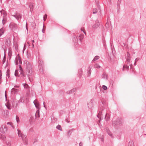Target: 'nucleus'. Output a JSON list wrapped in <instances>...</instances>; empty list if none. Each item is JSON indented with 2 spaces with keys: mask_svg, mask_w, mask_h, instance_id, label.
Listing matches in <instances>:
<instances>
[{
  "mask_svg": "<svg viewBox=\"0 0 146 146\" xmlns=\"http://www.w3.org/2000/svg\"><path fill=\"white\" fill-rule=\"evenodd\" d=\"M26 75L27 76L30 82L33 77L32 68L31 65L28 63L26 64Z\"/></svg>",
  "mask_w": 146,
  "mask_h": 146,
  "instance_id": "f257e3e1",
  "label": "nucleus"
},
{
  "mask_svg": "<svg viewBox=\"0 0 146 146\" xmlns=\"http://www.w3.org/2000/svg\"><path fill=\"white\" fill-rule=\"evenodd\" d=\"M17 131H18V134L19 137H21L23 141L24 144L27 145L28 144V141L25 135L22 134L20 130L17 129Z\"/></svg>",
  "mask_w": 146,
  "mask_h": 146,
  "instance_id": "f03ea898",
  "label": "nucleus"
},
{
  "mask_svg": "<svg viewBox=\"0 0 146 146\" xmlns=\"http://www.w3.org/2000/svg\"><path fill=\"white\" fill-rule=\"evenodd\" d=\"M38 68H39V71L40 73H43V67L44 66V64L43 61L40 60V56L39 54H38Z\"/></svg>",
  "mask_w": 146,
  "mask_h": 146,
  "instance_id": "7ed1b4c3",
  "label": "nucleus"
},
{
  "mask_svg": "<svg viewBox=\"0 0 146 146\" xmlns=\"http://www.w3.org/2000/svg\"><path fill=\"white\" fill-rule=\"evenodd\" d=\"M84 36V35L81 34H80L78 36H74L73 38V41L76 44L78 43V40L79 39L80 42H81Z\"/></svg>",
  "mask_w": 146,
  "mask_h": 146,
  "instance_id": "20e7f679",
  "label": "nucleus"
},
{
  "mask_svg": "<svg viewBox=\"0 0 146 146\" xmlns=\"http://www.w3.org/2000/svg\"><path fill=\"white\" fill-rule=\"evenodd\" d=\"M122 124L121 119L120 118H118L112 121V125L114 127L118 125H120Z\"/></svg>",
  "mask_w": 146,
  "mask_h": 146,
  "instance_id": "39448f33",
  "label": "nucleus"
},
{
  "mask_svg": "<svg viewBox=\"0 0 146 146\" xmlns=\"http://www.w3.org/2000/svg\"><path fill=\"white\" fill-rule=\"evenodd\" d=\"M10 103L12 104L13 108H17L18 104V102L17 100L15 99L12 98L10 100Z\"/></svg>",
  "mask_w": 146,
  "mask_h": 146,
  "instance_id": "423d86ee",
  "label": "nucleus"
},
{
  "mask_svg": "<svg viewBox=\"0 0 146 146\" xmlns=\"http://www.w3.org/2000/svg\"><path fill=\"white\" fill-rule=\"evenodd\" d=\"M7 130V127L5 125H2L0 128V132L3 133L6 132Z\"/></svg>",
  "mask_w": 146,
  "mask_h": 146,
  "instance_id": "0eeeda50",
  "label": "nucleus"
},
{
  "mask_svg": "<svg viewBox=\"0 0 146 146\" xmlns=\"http://www.w3.org/2000/svg\"><path fill=\"white\" fill-rule=\"evenodd\" d=\"M19 91V90L18 89L13 88L11 90V93L13 94H17Z\"/></svg>",
  "mask_w": 146,
  "mask_h": 146,
  "instance_id": "6e6552de",
  "label": "nucleus"
},
{
  "mask_svg": "<svg viewBox=\"0 0 146 146\" xmlns=\"http://www.w3.org/2000/svg\"><path fill=\"white\" fill-rule=\"evenodd\" d=\"M7 14L5 13H3V19L2 20V23L3 25H4L5 23L7 21Z\"/></svg>",
  "mask_w": 146,
  "mask_h": 146,
  "instance_id": "1a4fd4ad",
  "label": "nucleus"
},
{
  "mask_svg": "<svg viewBox=\"0 0 146 146\" xmlns=\"http://www.w3.org/2000/svg\"><path fill=\"white\" fill-rule=\"evenodd\" d=\"M105 129L106 130V131L107 133H108L112 138H113V136L112 134L111 133L109 128L107 127H106L105 128Z\"/></svg>",
  "mask_w": 146,
  "mask_h": 146,
  "instance_id": "9d476101",
  "label": "nucleus"
},
{
  "mask_svg": "<svg viewBox=\"0 0 146 146\" xmlns=\"http://www.w3.org/2000/svg\"><path fill=\"white\" fill-rule=\"evenodd\" d=\"M100 25L99 21L98 20H96V23L92 27L94 28H97Z\"/></svg>",
  "mask_w": 146,
  "mask_h": 146,
  "instance_id": "9b49d317",
  "label": "nucleus"
},
{
  "mask_svg": "<svg viewBox=\"0 0 146 146\" xmlns=\"http://www.w3.org/2000/svg\"><path fill=\"white\" fill-rule=\"evenodd\" d=\"M37 118H39L40 117V113H39V104L38 102L37 101Z\"/></svg>",
  "mask_w": 146,
  "mask_h": 146,
  "instance_id": "f8f14e48",
  "label": "nucleus"
},
{
  "mask_svg": "<svg viewBox=\"0 0 146 146\" xmlns=\"http://www.w3.org/2000/svg\"><path fill=\"white\" fill-rule=\"evenodd\" d=\"M106 121H107L110 120V115L106 113L105 117Z\"/></svg>",
  "mask_w": 146,
  "mask_h": 146,
  "instance_id": "ddd939ff",
  "label": "nucleus"
},
{
  "mask_svg": "<svg viewBox=\"0 0 146 146\" xmlns=\"http://www.w3.org/2000/svg\"><path fill=\"white\" fill-rule=\"evenodd\" d=\"M16 19L17 20H18L19 19H21L22 18V15L20 13L18 12H16Z\"/></svg>",
  "mask_w": 146,
  "mask_h": 146,
  "instance_id": "4468645a",
  "label": "nucleus"
},
{
  "mask_svg": "<svg viewBox=\"0 0 146 146\" xmlns=\"http://www.w3.org/2000/svg\"><path fill=\"white\" fill-rule=\"evenodd\" d=\"M101 102L102 105H104V106H107V102L104 98H102V99Z\"/></svg>",
  "mask_w": 146,
  "mask_h": 146,
  "instance_id": "2eb2a0df",
  "label": "nucleus"
},
{
  "mask_svg": "<svg viewBox=\"0 0 146 146\" xmlns=\"http://www.w3.org/2000/svg\"><path fill=\"white\" fill-rule=\"evenodd\" d=\"M76 90V88H73L72 90L69 91H68L66 92V93L67 94H69L72 93V92H75Z\"/></svg>",
  "mask_w": 146,
  "mask_h": 146,
  "instance_id": "dca6fc26",
  "label": "nucleus"
},
{
  "mask_svg": "<svg viewBox=\"0 0 146 146\" xmlns=\"http://www.w3.org/2000/svg\"><path fill=\"white\" fill-rule=\"evenodd\" d=\"M91 68H90V67H89V68H88V72H87L88 74H87V75L88 77H89L90 76V74H91L90 70H91Z\"/></svg>",
  "mask_w": 146,
  "mask_h": 146,
  "instance_id": "f3484780",
  "label": "nucleus"
},
{
  "mask_svg": "<svg viewBox=\"0 0 146 146\" xmlns=\"http://www.w3.org/2000/svg\"><path fill=\"white\" fill-rule=\"evenodd\" d=\"M102 78H106V79H107V76L106 73H105V72L103 73L102 75Z\"/></svg>",
  "mask_w": 146,
  "mask_h": 146,
  "instance_id": "a211bd4d",
  "label": "nucleus"
},
{
  "mask_svg": "<svg viewBox=\"0 0 146 146\" xmlns=\"http://www.w3.org/2000/svg\"><path fill=\"white\" fill-rule=\"evenodd\" d=\"M4 32V29H3V28H2L0 29V36H1L3 35Z\"/></svg>",
  "mask_w": 146,
  "mask_h": 146,
  "instance_id": "6ab92c4d",
  "label": "nucleus"
},
{
  "mask_svg": "<svg viewBox=\"0 0 146 146\" xmlns=\"http://www.w3.org/2000/svg\"><path fill=\"white\" fill-rule=\"evenodd\" d=\"M6 106L9 110H11V109L12 107L10 105V104H7V105H6Z\"/></svg>",
  "mask_w": 146,
  "mask_h": 146,
  "instance_id": "aec40b11",
  "label": "nucleus"
},
{
  "mask_svg": "<svg viewBox=\"0 0 146 146\" xmlns=\"http://www.w3.org/2000/svg\"><path fill=\"white\" fill-rule=\"evenodd\" d=\"M102 111H101V110H100V111H99V112L98 113V115H97V117L100 119L99 120L100 121L101 119H100V117H99V116H101V115L102 114Z\"/></svg>",
  "mask_w": 146,
  "mask_h": 146,
  "instance_id": "412c9836",
  "label": "nucleus"
},
{
  "mask_svg": "<svg viewBox=\"0 0 146 146\" xmlns=\"http://www.w3.org/2000/svg\"><path fill=\"white\" fill-rule=\"evenodd\" d=\"M27 56L28 59H31V54L30 53H29L28 52H27Z\"/></svg>",
  "mask_w": 146,
  "mask_h": 146,
  "instance_id": "4be33fe9",
  "label": "nucleus"
},
{
  "mask_svg": "<svg viewBox=\"0 0 146 146\" xmlns=\"http://www.w3.org/2000/svg\"><path fill=\"white\" fill-rule=\"evenodd\" d=\"M0 138L3 141H5L6 139V137L5 135H1Z\"/></svg>",
  "mask_w": 146,
  "mask_h": 146,
  "instance_id": "5701e85b",
  "label": "nucleus"
},
{
  "mask_svg": "<svg viewBox=\"0 0 146 146\" xmlns=\"http://www.w3.org/2000/svg\"><path fill=\"white\" fill-rule=\"evenodd\" d=\"M56 128L59 130L62 131V129L61 128V126L60 125H58L56 127Z\"/></svg>",
  "mask_w": 146,
  "mask_h": 146,
  "instance_id": "b1692460",
  "label": "nucleus"
},
{
  "mask_svg": "<svg viewBox=\"0 0 146 146\" xmlns=\"http://www.w3.org/2000/svg\"><path fill=\"white\" fill-rule=\"evenodd\" d=\"M35 120V119L33 117H31L30 119V123L32 124L33 122Z\"/></svg>",
  "mask_w": 146,
  "mask_h": 146,
  "instance_id": "393cba45",
  "label": "nucleus"
},
{
  "mask_svg": "<svg viewBox=\"0 0 146 146\" xmlns=\"http://www.w3.org/2000/svg\"><path fill=\"white\" fill-rule=\"evenodd\" d=\"M99 58V57L98 56H96L93 59V60L92 61V62L95 61L98 59Z\"/></svg>",
  "mask_w": 146,
  "mask_h": 146,
  "instance_id": "a878e982",
  "label": "nucleus"
},
{
  "mask_svg": "<svg viewBox=\"0 0 146 146\" xmlns=\"http://www.w3.org/2000/svg\"><path fill=\"white\" fill-rule=\"evenodd\" d=\"M134 144L133 141H132L131 142L130 141L128 143V146H134Z\"/></svg>",
  "mask_w": 146,
  "mask_h": 146,
  "instance_id": "bb28decb",
  "label": "nucleus"
},
{
  "mask_svg": "<svg viewBox=\"0 0 146 146\" xmlns=\"http://www.w3.org/2000/svg\"><path fill=\"white\" fill-rule=\"evenodd\" d=\"M24 100L25 98H24L21 97L20 100H19V102L24 103Z\"/></svg>",
  "mask_w": 146,
  "mask_h": 146,
  "instance_id": "cd10ccee",
  "label": "nucleus"
},
{
  "mask_svg": "<svg viewBox=\"0 0 146 146\" xmlns=\"http://www.w3.org/2000/svg\"><path fill=\"white\" fill-rule=\"evenodd\" d=\"M131 59H126V60L125 62V64H128L130 63Z\"/></svg>",
  "mask_w": 146,
  "mask_h": 146,
  "instance_id": "c85d7f7f",
  "label": "nucleus"
},
{
  "mask_svg": "<svg viewBox=\"0 0 146 146\" xmlns=\"http://www.w3.org/2000/svg\"><path fill=\"white\" fill-rule=\"evenodd\" d=\"M127 55L126 59H131V56L130 53L128 52H127Z\"/></svg>",
  "mask_w": 146,
  "mask_h": 146,
  "instance_id": "c756f323",
  "label": "nucleus"
},
{
  "mask_svg": "<svg viewBox=\"0 0 146 146\" xmlns=\"http://www.w3.org/2000/svg\"><path fill=\"white\" fill-rule=\"evenodd\" d=\"M94 67L96 68H100V66L98 64H96L94 65Z\"/></svg>",
  "mask_w": 146,
  "mask_h": 146,
  "instance_id": "7c9ffc66",
  "label": "nucleus"
},
{
  "mask_svg": "<svg viewBox=\"0 0 146 146\" xmlns=\"http://www.w3.org/2000/svg\"><path fill=\"white\" fill-rule=\"evenodd\" d=\"M88 106L89 109H91L92 106V103H91L90 104L88 103Z\"/></svg>",
  "mask_w": 146,
  "mask_h": 146,
  "instance_id": "2f4dec72",
  "label": "nucleus"
},
{
  "mask_svg": "<svg viewBox=\"0 0 146 146\" xmlns=\"http://www.w3.org/2000/svg\"><path fill=\"white\" fill-rule=\"evenodd\" d=\"M20 73H21V75L23 77H25L26 76V75L24 74V73L23 72L22 70H21Z\"/></svg>",
  "mask_w": 146,
  "mask_h": 146,
  "instance_id": "473e14b6",
  "label": "nucleus"
},
{
  "mask_svg": "<svg viewBox=\"0 0 146 146\" xmlns=\"http://www.w3.org/2000/svg\"><path fill=\"white\" fill-rule=\"evenodd\" d=\"M106 106H104V105H101V107H100V110L101 111H103Z\"/></svg>",
  "mask_w": 146,
  "mask_h": 146,
  "instance_id": "72a5a7b5",
  "label": "nucleus"
},
{
  "mask_svg": "<svg viewBox=\"0 0 146 146\" xmlns=\"http://www.w3.org/2000/svg\"><path fill=\"white\" fill-rule=\"evenodd\" d=\"M97 9L96 8H94L93 9V14H96L97 12Z\"/></svg>",
  "mask_w": 146,
  "mask_h": 146,
  "instance_id": "f704fd0d",
  "label": "nucleus"
},
{
  "mask_svg": "<svg viewBox=\"0 0 146 146\" xmlns=\"http://www.w3.org/2000/svg\"><path fill=\"white\" fill-rule=\"evenodd\" d=\"M121 2V0H118L117 2V7L119 9V5Z\"/></svg>",
  "mask_w": 146,
  "mask_h": 146,
  "instance_id": "c9c22d12",
  "label": "nucleus"
},
{
  "mask_svg": "<svg viewBox=\"0 0 146 146\" xmlns=\"http://www.w3.org/2000/svg\"><path fill=\"white\" fill-rule=\"evenodd\" d=\"M29 7L30 9V11L32 12L33 11L32 9L33 7V5L32 4H30L29 5Z\"/></svg>",
  "mask_w": 146,
  "mask_h": 146,
  "instance_id": "e433bc0d",
  "label": "nucleus"
},
{
  "mask_svg": "<svg viewBox=\"0 0 146 146\" xmlns=\"http://www.w3.org/2000/svg\"><path fill=\"white\" fill-rule=\"evenodd\" d=\"M102 88L104 90H106L108 89L107 87L104 85L102 86Z\"/></svg>",
  "mask_w": 146,
  "mask_h": 146,
  "instance_id": "4c0bfd02",
  "label": "nucleus"
},
{
  "mask_svg": "<svg viewBox=\"0 0 146 146\" xmlns=\"http://www.w3.org/2000/svg\"><path fill=\"white\" fill-rule=\"evenodd\" d=\"M11 25H12L13 27L15 29H16L17 28V25L14 23L12 24H11Z\"/></svg>",
  "mask_w": 146,
  "mask_h": 146,
  "instance_id": "58836bf2",
  "label": "nucleus"
},
{
  "mask_svg": "<svg viewBox=\"0 0 146 146\" xmlns=\"http://www.w3.org/2000/svg\"><path fill=\"white\" fill-rule=\"evenodd\" d=\"M139 59V58H136L135 59V62L134 64L135 66L136 65V62H137V61H138Z\"/></svg>",
  "mask_w": 146,
  "mask_h": 146,
  "instance_id": "ea45409f",
  "label": "nucleus"
},
{
  "mask_svg": "<svg viewBox=\"0 0 146 146\" xmlns=\"http://www.w3.org/2000/svg\"><path fill=\"white\" fill-rule=\"evenodd\" d=\"M126 65L125 64L123 65V69H122V70L123 71H124L126 69Z\"/></svg>",
  "mask_w": 146,
  "mask_h": 146,
  "instance_id": "a19ab883",
  "label": "nucleus"
},
{
  "mask_svg": "<svg viewBox=\"0 0 146 146\" xmlns=\"http://www.w3.org/2000/svg\"><path fill=\"white\" fill-rule=\"evenodd\" d=\"M16 119L17 122L18 123L19 121V117L17 115L16 116Z\"/></svg>",
  "mask_w": 146,
  "mask_h": 146,
  "instance_id": "79ce46f5",
  "label": "nucleus"
},
{
  "mask_svg": "<svg viewBox=\"0 0 146 146\" xmlns=\"http://www.w3.org/2000/svg\"><path fill=\"white\" fill-rule=\"evenodd\" d=\"M33 103L35 105L36 108V99H35Z\"/></svg>",
  "mask_w": 146,
  "mask_h": 146,
  "instance_id": "37998d69",
  "label": "nucleus"
},
{
  "mask_svg": "<svg viewBox=\"0 0 146 146\" xmlns=\"http://www.w3.org/2000/svg\"><path fill=\"white\" fill-rule=\"evenodd\" d=\"M47 15L46 14H45V15H44L43 17V19L44 21H45L46 20V19L47 18Z\"/></svg>",
  "mask_w": 146,
  "mask_h": 146,
  "instance_id": "c03bdc74",
  "label": "nucleus"
},
{
  "mask_svg": "<svg viewBox=\"0 0 146 146\" xmlns=\"http://www.w3.org/2000/svg\"><path fill=\"white\" fill-rule=\"evenodd\" d=\"M18 72V70H16L15 71V75L16 76H18V74H17Z\"/></svg>",
  "mask_w": 146,
  "mask_h": 146,
  "instance_id": "a18cd8bd",
  "label": "nucleus"
},
{
  "mask_svg": "<svg viewBox=\"0 0 146 146\" xmlns=\"http://www.w3.org/2000/svg\"><path fill=\"white\" fill-rule=\"evenodd\" d=\"M123 44V45H124V46H125L127 48H128V44H127V43H124Z\"/></svg>",
  "mask_w": 146,
  "mask_h": 146,
  "instance_id": "49530a36",
  "label": "nucleus"
},
{
  "mask_svg": "<svg viewBox=\"0 0 146 146\" xmlns=\"http://www.w3.org/2000/svg\"><path fill=\"white\" fill-rule=\"evenodd\" d=\"M24 88H28L29 87V86L27 84H25V85H24Z\"/></svg>",
  "mask_w": 146,
  "mask_h": 146,
  "instance_id": "de8ad7c7",
  "label": "nucleus"
},
{
  "mask_svg": "<svg viewBox=\"0 0 146 146\" xmlns=\"http://www.w3.org/2000/svg\"><path fill=\"white\" fill-rule=\"evenodd\" d=\"M7 125H10L12 127H13V125H12V123H11V122H8L7 123Z\"/></svg>",
  "mask_w": 146,
  "mask_h": 146,
  "instance_id": "09e8293b",
  "label": "nucleus"
},
{
  "mask_svg": "<svg viewBox=\"0 0 146 146\" xmlns=\"http://www.w3.org/2000/svg\"><path fill=\"white\" fill-rule=\"evenodd\" d=\"M5 56H4V58L3 60V63H4L5 62Z\"/></svg>",
  "mask_w": 146,
  "mask_h": 146,
  "instance_id": "8fccbe9b",
  "label": "nucleus"
},
{
  "mask_svg": "<svg viewBox=\"0 0 146 146\" xmlns=\"http://www.w3.org/2000/svg\"><path fill=\"white\" fill-rule=\"evenodd\" d=\"M73 130V129L70 130L68 131V134H71V133H72Z\"/></svg>",
  "mask_w": 146,
  "mask_h": 146,
  "instance_id": "3c124183",
  "label": "nucleus"
},
{
  "mask_svg": "<svg viewBox=\"0 0 146 146\" xmlns=\"http://www.w3.org/2000/svg\"><path fill=\"white\" fill-rule=\"evenodd\" d=\"M26 45L25 44L24 45V47H23V52H24V51L26 49Z\"/></svg>",
  "mask_w": 146,
  "mask_h": 146,
  "instance_id": "603ef678",
  "label": "nucleus"
},
{
  "mask_svg": "<svg viewBox=\"0 0 146 146\" xmlns=\"http://www.w3.org/2000/svg\"><path fill=\"white\" fill-rule=\"evenodd\" d=\"M129 65L127 66L126 65V70H129Z\"/></svg>",
  "mask_w": 146,
  "mask_h": 146,
  "instance_id": "864d4df0",
  "label": "nucleus"
},
{
  "mask_svg": "<svg viewBox=\"0 0 146 146\" xmlns=\"http://www.w3.org/2000/svg\"><path fill=\"white\" fill-rule=\"evenodd\" d=\"M6 143L7 144V145L9 146H10V145H11V143L9 142V141L8 142H7Z\"/></svg>",
  "mask_w": 146,
  "mask_h": 146,
  "instance_id": "5fc2aeb1",
  "label": "nucleus"
},
{
  "mask_svg": "<svg viewBox=\"0 0 146 146\" xmlns=\"http://www.w3.org/2000/svg\"><path fill=\"white\" fill-rule=\"evenodd\" d=\"M4 11L3 10H2L1 11H0V12L1 13V15H2L3 13H4Z\"/></svg>",
  "mask_w": 146,
  "mask_h": 146,
  "instance_id": "6e6d98bb",
  "label": "nucleus"
},
{
  "mask_svg": "<svg viewBox=\"0 0 146 146\" xmlns=\"http://www.w3.org/2000/svg\"><path fill=\"white\" fill-rule=\"evenodd\" d=\"M33 131V128L32 127L29 129V131L30 132H32Z\"/></svg>",
  "mask_w": 146,
  "mask_h": 146,
  "instance_id": "4d7b16f0",
  "label": "nucleus"
},
{
  "mask_svg": "<svg viewBox=\"0 0 146 146\" xmlns=\"http://www.w3.org/2000/svg\"><path fill=\"white\" fill-rule=\"evenodd\" d=\"M65 121L66 122L68 123L70 121H69V120H68V118H66L65 119Z\"/></svg>",
  "mask_w": 146,
  "mask_h": 146,
  "instance_id": "13d9d810",
  "label": "nucleus"
},
{
  "mask_svg": "<svg viewBox=\"0 0 146 146\" xmlns=\"http://www.w3.org/2000/svg\"><path fill=\"white\" fill-rule=\"evenodd\" d=\"M79 146H83V143L82 142H80V143Z\"/></svg>",
  "mask_w": 146,
  "mask_h": 146,
  "instance_id": "bf43d9fd",
  "label": "nucleus"
},
{
  "mask_svg": "<svg viewBox=\"0 0 146 146\" xmlns=\"http://www.w3.org/2000/svg\"><path fill=\"white\" fill-rule=\"evenodd\" d=\"M11 15L12 16L14 17H15L16 19V13H15V15Z\"/></svg>",
  "mask_w": 146,
  "mask_h": 146,
  "instance_id": "052dcab7",
  "label": "nucleus"
},
{
  "mask_svg": "<svg viewBox=\"0 0 146 146\" xmlns=\"http://www.w3.org/2000/svg\"><path fill=\"white\" fill-rule=\"evenodd\" d=\"M32 41L33 42V43H32L33 47H34V43L35 42V41L34 40H33Z\"/></svg>",
  "mask_w": 146,
  "mask_h": 146,
  "instance_id": "680f3d73",
  "label": "nucleus"
},
{
  "mask_svg": "<svg viewBox=\"0 0 146 146\" xmlns=\"http://www.w3.org/2000/svg\"><path fill=\"white\" fill-rule=\"evenodd\" d=\"M19 86H17V85H15L14 86V88H19Z\"/></svg>",
  "mask_w": 146,
  "mask_h": 146,
  "instance_id": "e2e57ef3",
  "label": "nucleus"
},
{
  "mask_svg": "<svg viewBox=\"0 0 146 146\" xmlns=\"http://www.w3.org/2000/svg\"><path fill=\"white\" fill-rule=\"evenodd\" d=\"M81 30L82 31H83H83H85L84 28H81Z\"/></svg>",
  "mask_w": 146,
  "mask_h": 146,
  "instance_id": "0e129e2a",
  "label": "nucleus"
},
{
  "mask_svg": "<svg viewBox=\"0 0 146 146\" xmlns=\"http://www.w3.org/2000/svg\"><path fill=\"white\" fill-rule=\"evenodd\" d=\"M44 25L43 24V28L42 30V32L43 33H44Z\"/></svg>",
  "mask_w": 146,
  "mask_h": 146,
  "instance_id": "69168bd1",
  "label": "nucleus"
},
{
  "mask_svg": "<svg viewBox=\"0 0 146 146\" xmlns=\"http://www.w3.org/2000/svg\"><path fill=\"white\" fill-rule=\"evenodd\" d=\"M16 64H18L17 60V61H16Z\"/></svg>",
  "mask_w": 146,
  "mask_h": 146,
  "instance_id": "338daca9",
  "label": "nucleus"
},
{
  "mask_svg": "<svg viewBox=\"0 0 146 146\" xmlns=\"http://www.w3.org/2000/svg\"><path fill=\"white\" fill-rule=\"evenodd\" d=\"M83 33L85 34V35H86V33L85 31H83Z\"/></svg>",
  "mask_w": 146,
  "mask_h": 146,
  "instance_id": "774afa93",
  "label": "nucleus"
}]
</instances>
